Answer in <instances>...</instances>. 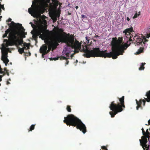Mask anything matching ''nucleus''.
I'll list each match as a JSON object with an SVG mask.
<instances>
[{"instance_id": "obj_46", "label": "nucleus", "mask_w": 150, "mask_h": 150, "mask_svg": "<svg viewBox=\"0 0 150 150\" xmlns=\"http://www.w3.org/2000/svg\"><path fill=\"white\" fill-rule=\"evenodd\" d=\"M50 60H54L53 58L51 57L50 58Z\"/></svg>"}, {"instance_id": "obj_42", "label": "nucleus", "mask_w": 150, "mask_h": 150, "mask_svg": "<svg viewBox=\"0 0 150 150\" xmlns=\"http://www.w3.org/2000/svg\"><path fill=\"white\" fill-rule=\"evenodd\" d=\"M69 61L67 60L66 61V63H65V65L68 64L69 63Z\"/></svg>"}, {"instance_id": "obj_57", "label": "nucleus", "mask_w": 150, "mask_h": 150, "mask_svg": "<svg viewBox=\"0 0 150 150\" xmlns=\"http://www.w3.org/2000/svg\"><path fill=\"white\" fill-rule=\"evenodd\" d=\"M0 1H2V0H0Z\"/></svg>"}, {"instance_id": "obj_20", "label": "nucleus", "mask_w": 150, "mask_h": 150, "mask_svg": "<svg viewBox=\"0 0 150 150\" xmlns=\"http://www.w3.org/2000/svg\"><path fill=\"white\" fill-rule=\"evenodd\" d=\"M35 125H32L30 128L28 130V131H32L33 130H34L35 128Z\"/></svg>"}, {"instance_id": "obj_55", "label": "nucleus", "mask_w": 150, "mask_h": 150, "mask_svg": "<svg viewBox=\"0 0 150 150\" xmlns=\"http://www.w3.org/2000/svg\"><path fill=\"white\" fill-rule=\"evenodd\" d=\"M8 81H11V79H8Z\"/></svg>"}, {"instance_id": "obj_17", "label": "nucleus", "mask_w": 150, "mask_h": 150, "mask_svg": "<svg viewBox=\"0 0 150 150\" xmlns=\"http://www.w3.org/2000/svg\"><path fill=\"white\" fill-rule=\"evenodd\" d=\"M48 49L47 50V53H48L52 49V46H51V44L50 43V41L48 42Z\"/></svg>"}, {"instance_id": "obj_11", "label": "nucleus", "mask_w": 150, "mask_h": 150, "mask_svg": "<svg viewBox=\"0 0 150 150\" xmlns=\"http://www.w3.org/2000/svg\"><path fill=\"white\" fill-rule=\"evenodd\" d=\"M47 45L45 44L43 45L40 48V52L41 53H42V55H45L47 54Z\"/></svg>"}, {"instance_id": "obj_3", "label": "nucleus", "mask_w": 150, "mask_h": 150, "mask_svg": "<svg viewBox=\"0 0 150 150\" xmlns=\"http://www.w3.org/2000/svg\"><path fill=\"white\" fill-rule=\"evenodd\" d=\"M79 42V46L76 48L71 47L72 48L74 49V53H78L80 51L81 52H83L85 53L83 54V56L87 58H90L91 57H104L103 55L104 52L103 51H100V48H95L93 49V50H90L89 48L87 46L85 45L84 46L82 45V48H81V42Z\"/></svg>"}, {"instance_id": "obj_48", "label": "nucleus", "mask_w": 150, "mask_h": 150, "mask_svg": "<svg viewBox=\"0 0 150 150\" xmlns=\"http://www.w3.org/2000/svg\"><path fill=\"white\" fill-rule=\"evenodd\" d=\"M81 16H82V18H84L85 16V15H82Z\"/></svg>"}, {"instance_id": "obj_9", "label": "nucleus", "mask_w": 150, "mask_h": 150, "mask_svg": "<svg viewBox=\"0 0 150 150\" xmlns=\"http://www.w3.org/2000/svg\"><path fill=\"white\" fill-rule=\"evenodd\" d=\"M11 18H9L8 20L6 21V22H11L10 23H8V25L11 28H15L17 29H18L23 32H24L25 29L22 26V25L21 24L18 23L16 24L13 21H11Z\"/></svg>"}, {"instance_id": "obj_45", "label": "nucleus", "mask_w": 150, "mask_h": 150, "mask_svg": "<svg viewBox=\"0 0 150 150\" xmlns=\"http://www.w3.org/2000/svg\"><path fill=\"white\" fill-rule=\"evenodd\" d=\"M126 19L128 21H129L130 20L129 18V17H127Z\"/></svg>"}, {"instance_id": "obj_22", "label": "nucleus", "mask_w": 150, "mask_h": 150, "mask_svg": "<svg viewBox=\"0 0 150 150\" xmlns=\"http://www.w3.org/2000/svg\"><path fill=\"white\" fill-rule=\"evenodd\" d=\"M69 46H68V47H66L63 52H62V55H65V52H67V49H68V47Z\"/></svg>"}, {"instance_id": "obj_31", "label": "nucleus", "mask_w": 150, "mask_h": 150, "mask_svg": "<svg viewBox=\"0 0 150 150\" xmlns=\"http://www.w3.org/2000/svg\"><path fill=\"white\" fill-rule=\"evenodd\" d=\"M4 72L3 71V69L1 68V66L0 65V73L3 74Z\"/></svg>"}, {"instance_id": "obj_18", "label": "nucleus", "mask_w": 150, "mask_h": 150, "mask_svg": "<svg viewBox=\"0 0 150 150\" xmlns=\"http://www.w3.org/2000/svg\"><path fill=\"white\" fill-rule=\"evenodd\" d=\"M150 133L148 131V129H147L146 131V132H145V136L146 137V138H149V137Z\"/></svg>"}, {"instance_id": "obj_25", "label": "nucleus", "mask_w": 150, "mask_h": 150, "mask_svg": "<svg viewBox=\"0 0 150 150\" xmlns=\"http://www.w3.org/2000/svg\"><path fill=\"white\" fill-rule=\"evenodd\" d=\"M70 52L69 51H68V49H67V52H65V55L67 57L66 58L67 59H68L67 58V57H69V54L70 53Z\"/></svg>"}, {"instance_id": "obj_35", "label": "nucleus", "mask_w": 150, "mask_h": 150, "mask_svg": "<svg viewBox=\"0 0 150 150\" xmlns=\"http://www.w3.org/2000/svg\"><path fill=\"white\" fill-rule=\"evenodd\" d=\"M10 32V30L9 29H7L6 31H5V33H7V34H8Z\"/></svg>"}, {"instance_id": "obj_39", "label": "nucleus", "mask_w": 150, "mask_h": 150, "mask_svg": "<svg viewBox=\"0 0 150 150\" xmlns=\"http://www.w3.org/2000/svg\"><path fill=\"white\" fill-rule=\"evenodd\" d=\"M5 73H6V74H7V75L8 76H9V72H8V71H6V72H5Z\"/></svg>"}, {"instance_id": "obj_23", "label": "nucleus", "mask_w": 150, "mask_h": 150, "mask_svg": "<svg viewBox=\"0 0 150 150\" xmlns=\"http://www.w3.org/2000/svg\"><path fill=\"white\" fill-rule=\"evenodd\" d=\"M139 14H137V12L136 11V13H135V14H134V16L133 17V18H136L137 17H138L140 15V12H139Z\"/></svg>"}, {"instance_id": "obj_56", "label": "nucleus", "mask_w": 150, "mask_h": 150, "mask_svg": "<svg viewBox=\"0 0 150 150\" xmlns=\"http://www.w3.org/2000/svg\"><path fill=\"white\" fill-rule=\"evenodd\" d=\"M23 38H25V35H24V36H23Z\"/></svg>"}, {"instance_id": "obj_40", "label": "nucleus", "mask_w": 150, "mask_h": 150, "mask_svg": "<svg viewBox=\"0 0 150 150\" xmlns=\"http://www.w3.org/2000/svg\"><path fill=\"white\" fill-rule=\"evenodd\" d=\"M143 100V105L144 106L145 105L146 102L144 100Z\"/></svg>"}, {"instance_id": "obj_33", "label": "nucleus", "mask_w": 150, "mask_h": 150, "mask_svg": "<svg viewBox=\"0 0 150 150\" xmlns=\"http://www.w3.org/2000/svg\"><path fill=\"white\" fill-rule=\"evenodd\" d=\"M142 131L143 135L144 136L145 135V131H144V129L143 128H142Z\"/></svg>"}, {"instance_id": "obj_4", "label": "nucleus", "mask_w": 150, "mask_h": 150, "mask_svg": "<svg viewBox=\"0 0 150 150\" xmlns=\"http://www.w3.org/2000/svg\"><path fill=\"white\" fill-rule=\"evenodd\" d=\"M64 123L69 126L76 127L83 133L85 134L86 132V127L85 125L79 118L73 114L68 115L67 117H64Z\"/></svg>"}, {"instance_id": "obj_49", "label": "nucleus", "mask_w": 150, "mask_h": 150, "mask_svg": "<svg viewBox=\"0 0 150 150\" xmlns=\"http://www.w3.org/2000/svg\"><path fill=\"white\" fill-rule=\"evenodd\" d=\"M79 8V7L78 6H76V7H75V8L76 9H77Z\"/></svg>"}, {"instance_id": "obj_5", "label": "nucleus", "mask_w": 150, "mask_h": 150, "mask_svg": "<svg viewBox=\"0 0 150 150\" xmlns=\"http://www.w3.org/2000/svg\"><path fill=\"white\" fill-rule=\"evenodd\" d=\"M120 103H117V104L115 103V101H113L111 103L109 106V108L112 111L109 112V114L111 117H114L118 113L120 112L123 110L122 108H125L124 105L125 97L122 96L121 98L118 97Z\"/></svg>"}, {"instance_id": "obj_26", "label": "nucleus", "mask_w": 150, "mask_h": 150, "mask_svg": "<svg viewBox=\"0 0 150 150\" xmlns=\"http://www.w3.org/2000/svg\"><path fill=\"white\" fill-rule=\"evenodd\" d=\"M67 111L69 112H71V106L70 105H67Z\"/></svg>"}, {"instance_id": "obj_16", "label": "nucleus", "mask_w": 150, "mask_h": 150, "mask_svg": "<svg viewBox=\"0 0 150 150\" xmlns=\"http://www.w3.org/2000/svg\"><path fill=\"white\" fill-rule=\"evenodd\" d=\"M144 49V47H140L139 49L136 52V53H135V54H139L143 52Z\"/></svg>"}, {"instance_id": "obj_53", "label": "nucleus", "mask_w": 150, "mask_h": 150, "mask_svg": "<svg viewBox=\"0 0 150 150\" xmlns=\"http://www.w3.org/2000/svg\"><path fill=\"white\" fill-rule=\"evenodd\" d=\"M30 24H32V25H32V27H33V26H32V25H33V24H32V23L31 22H30Z\"/></svg>"}, {"instance_id": "obj_30", "label": "nucleus", "mask_w": 150, "mask_h": 150, "mask_svg": "<svg viewBox=\"0 0 150 150\" xmlns=\"http://www.w3.org/2000/svg\"><path fill=\"white\" fill-rule=\"evenodd\" d=\"M25 55L27 56H30L31 55V54L30 52H25Z\"/></svg>"}, {"instance_id": "obj_38", "label": "nucleus", "mask_w": 150, "mask_h": 150, "mask_svg": "<svg viewBox=\"0 0 150 150\" xmlns=\"http://www.w3.org/2000/svg\"><path fill=\"white\" fill-rule=\"evenodd\" d=\"M8 34H7V33H5V34L3 35V38H4L6 37L7 36V35Z\"/></svg>"}, {"instance_id": "obj_8", "label": "nucleus", "mask_w": 150, "mask_h": 150, "mask_svg": "<svg viewBox=\"0 0 150 150\" xmlns=\"http://www.w3.org/2000/svg\"><path fill=\"white\" fill-rule=\"evenodd\" d=\"M133 32H134V31L132 27H131L129 28H127L123 31V33H125V37L127 39V40H128L127 41V43H129V41L132 42L133 39L134 40H136V42L137 45H142L143 41L142 40V37L141 38L140 36L137 35H135L134 36H133L131 33Z\"/></svg>"}, {"instance_id": "obj_58", "label": "nucleus", "mask_w": 150, "mask_h": 150, "mask_svg": "<svg viewBox=\"0 0 150 150\" xmlns=\"http://www.w3.org/2000/svg\"><path fill=\"white\" fill-rule=\"evenodd\" d=\"M76 62H78L77 60H76Z\"/></svg>"}, {"instance_id": "obj_59", "label": "nucleus", "mask_w": 150, "mask_h": 150, "mask_svg": "<svg viewBox=\"0 0 150 150\" xmlns=\"http://www.w3.org/2000/svg\"><path fill=\"white\" fill-rule=\"evenodd\" d=\"M149 129L150 130V128H149Z\"/></svg>"}, {"instance_id": "obj_29", "label": "nucleus", "mask_w": 150, "mask_h": 150, "mask_svg": "<svg viewBox=\"0 0 150 150\" xmlns=\"http://www.w3.org/2000/svg\"><path fill=\"white\" fill-rule=\"evenodd\" d=\"M52 1L53 2L57 4V5L59 3V1L58 0H52Z\"/></svg>"}, {"instance_id": "obj_10", "label": "nucleus", "mask_w": 150, "mask_h": 150, "mask_svg": "<svg viewBox=\"0 0 150 150\" xmlns=\"http://www.w3.org/2000/svg\"><path fill=\"white\" fill-rule=\"evenodd\" d=\"M2 55L1 56V59L3 62L5 64V65L6 66L7 64L9 62V60L7 59V52L4 49V50H2Z\"/></svg>"}, {"instance_id": "obj_1", "label": "nucleus", "mask_w": 150, "mask_h": 150, "mask_svg": "<svg viewBox=\"0 0 150 150\" xmlns=\"http://www.w3.org/2000/svg\"><path fill=\"white\" fill-rule=\"evenodd\" d=\"M57 32H53L47 30V28H45L43 25L38 27L37 29L34 31L33 35L39 36V38L42 40L47 39L49 35H52L51 41H50L52 49L51 50L53 51L59 45L60 42L65 43L69 47L76 48L79 46L78 41L75 40L74 35L69 33H64V34L61 36L59 33H62L64 30L62 28H58Z\"/></svg>"}, {"instance_id": "obj_41", "label": "nucleus", "mask_w": 150, "mask_h": 150, "mask_svg": "<svg viewBox=\"0 0 150 150\" xmlns=\"http://www.w3.org/2000/svg\"><path fill=\"white\" fill-rule=\"evenodd\" d=\"M2 76L0 75V82L2 80ZM1 86V84L0 83V86Z\"/></svg>"}, {"instance_id": "obj_60", "label": "nucleus", "mask_w": 150, "mask_h": 150, "mask_svg": "<svg viewBox=\"0 0 150 150\" xmlns=\"http://www.w3.org/2000/svg\"><path fill=\"white\" fill-rule=\"evenodd\" d=\"M100 150H101L100 149Z\"/></svg>"}, {"instance_id": "obj_54", "label": "nucleus", "mask_w": 150, "mask_h": 150, "mask_svg": "<svg viewBox=\"0 0 150 150\" xmlns=\"http://www.w3.org/2000/svg\"><path fill=\"white\" fill-rule=\"evenodd\" d=\"M98 37V35H96V37Z\"/></svg>"}, {"instance_id": "obj_47", "label": "nucleus", "mask_w": 150, "mask_h": 150, "mask_svg": "<svg viewBox=\"0 0 150 150\" xmlns=\"http://www.w3.org/2000/svg\"><path fill=\"white\" fill-rule=\"evenodd\" d=\"M86 40H87L88 42L89 41V40L88 39V38L87 37H86Z\"/></svg>"}, {"instance_id": "obj_7", "label": "nucleus", "mask_w": 150, "mask_h": 150, "mask_svg": "<svg viewBox=\"0 0 150 150\" xmlns=\"http://www.w3.org/2000/svg\"><path fill=\"white\" fill-rule=\"evenodd\" d=\"M9 40L8 41L7 39H4V41L7 42V45L6 47L8 45H22L23 42L22 38H19L18 32L15 30H13L10 32L9 34Z\"/></svg>"}, {"instance_id": "obj_27", "label": "nucleus", "mask_w": 150, "mask_h": 150, "mask_svg": "<svg viewBox=\"0 0 150 150\" xmlns=\"http://www.w3.org/2000/svg\"><path fill=\"white\" fill-rule=\"evenodd\" d=\"M25 45L26 46V49H28L30 48V45L29 44L25 42Z\"/></svg>"}, {"instance_id": "obj_34", "label": "nucleus", "mask_w": 150, "mask_h": 150, "mask_svg": "<svg viewBox=\"0 0 150 150\" xmlns=\"http://www.w3.org/2000/svg\"><path fill=\"white\" fill-rule=\"evenodd\" d=\"M10 32V30L9 29H7L6 31H5V33H7V34H8Z\"/></svg>"}, {"instance_id": "obj_6", "label": "nucleus", "mask_w": 150, "mask_h": 150, "mask_svg": "<svg viewBox=\"0 0 150 150\" xmlns=\"http://www.w3.org/2000/svg\"><path fill=\"white\" fill-rule=\"evenodd\" d=\"M33 1L31 6L32 8H30L28 9V12L31 15L34 17H36L39 13L40 6L39 4L41 6H45L48 3H49L50 0H35Z\"/></svg>"}, {"instance_id": "obj_44", "label": "nucleus", "mask_w": 150, "mask_h": 150, "mask_svg": "<svg viewBox=\"0 0 150 150\" xmlns=\"http://www.w3.org/2000/svg\"><path fill=\"white\" fill-rule=\"evenodd\" d=\"M10 84V83L8 81H7L6 82L7 85H8Z\"/></svg>"}, {"instance_id": "obj_37", "label": "nucleus", "mask_w": 150, "mask_h": 150, "mask_svg": "<svg viewBox=\"0 0 150 150\" xmlns=\"http://www.w3.org/2000/svg\"><path fill=\"white\" fill-rule=\"evenodd\" d=\"M144 147H145L146 148H147L148 149H149V146H147V145L146 144H144ZM144 148V150H145V148Z\"/></svg>"}, {"instance_id": "obj_15", "label": "nucleus", "mask_w": 150, "mask_h": 150, "mask_svg": "<svg viewBox=\"0 0 150 150\" xmlns=\"http://www.w3.org/2000/svg\"><path fill=\"white\" fill-rule=\"evenodd\" d=\"M146 96L147 98H146L145 99L147 102H149L150 101V91L147 93Z\"/></svg>"}, {"instance_id": "obj_32", "label": "nucleus", "mask_w": 150, "mask_h": 150, "mask_svg": "<svg viewBox=\"0 0 150 150\" xmlns=\"http://www.w3.org/2000/svg\"><path fill=\"white\" fill-rule=\"evenodd\" d=\"M23 47L22 48H23V50H24L25 49V50H27L26 49V46H25V42L24 43H23ZM23 44V43L22 44Z\"/></svg>"}, {"instance_id": "obj_51", "label": "nucleus", "mask_w": 150, "mask_h": 150, "mask_svg": "<svg viewBox=\"0 0 150 150\" xmlns=\"http://www.w3.org/2000/svg\"><path fill=\"white\" fill-rule=\"evenodd\" d=\"M2 18V16H0V21L1 20V18Z\"/></svg>"}, {"instance_id": "obj_14", "label": "nucleus", "mask_w": 150, "mask_h": 150, "mask_svg": "<svg viewBox=\"0 0 150 150\" xmlns=\"http://www.w3.org/2000/svg\"><path fill=\"white\" fill-rule=\"evenodd\" d=\"M59 58H60V60H62L63 59L67 60V59L65 57L62 56H60L59 57H57L53 58V59L54 60H57Z\"/></svg>"}, {"instance_id": "obj_13", "label": "nucleus", "mask_w": 150, "mask_h": 150, "mask_svg": "<svg viewBox=\"0 0 150 150\" xmlns=\"http://www.w3.org/2000/svg\"><path fill=\"white\" fill-rule=\"evenodd\" d=\"M136 103L137 106L136 107V109L137 110H138L139 108H140L142 109V107L141 106V105L143 102V100L141 99L139 101H138L137 100H136Z\"/></svg>"}, {"instance_id": "obj_36", "label": "nucleus", "mask_w": 150, "mask_h": 150, "mask_svg": "<svg viewBox=\"0 0 150 150\" xmlns=\"http://www.w3.org/2000/svg\"><path fill=\"white\" fill-rule=\"evenodd\" d=\"M101 148L102 149H105L106 150V149H107L106 147L105 146H102Z\"/></svg>"}, {"instance_id": "obj_50", "label": "nucleus", "mask_w": 150, "mask_h": 150, "mask_svg": "<svg viewBox=\"0 0 150 150\" xmlns=\"http://www.w3.org/2000/svg\"><path fill=\"white\" fill-rule=\"evenodd\" d=\"M148 123H149V124L150 125V120H149L148 121Z\"/></svg>"}, {"instance_id": "obj_12", "label": "nucleus", "mask_w": 150, "mask_h": 150, "mask_svg": "<svg viewBox=\"0 0 150 150\" xmlns=\"http://www.w3.org/2000/svg\"><path fill=\"white\" fill-rule=\"evenodd\" d=\"M141 138V139H139L140 145L142 146L144 149V145L146 144L147 142V139L146 138H145V136H142Z\"/></svg>"}, {"instance_id": "obj_24", "label": "nucleus", "mask_w": 150, "mask_h": 150, "mask_svg": "<svg viewBox=\"0 0 150 150\" xmlns=\"http://www.w3.org/2000/svg\"><path fill=\"white\" fill-rule=\"evenodd\" d=\"M142 40L143 41V44H144L145 43V42H146L148 41V40H147L144 36V37H142Z\"/></svg>"}, {"instance_id": "obj_52", "label": "nucleus", "mask_w": 150, "mask_h": 150, "mask_svg": "<svg viewBox=\"0 0 150 150\" xmlns=\"http://www.w3.org/2000/svg\"><path fill=\"white\" fill-rule=\"evenodd\" d=\"M42 57L43 58L44 57V56L45 55H42Z\"/></svg>"}, {"instance_id": "obj_28", "label": "nucleus", "mask_w": 150, "mask_h": 150, "mask_svg": "<svg viewBox=\"0 0 150 150\" xmlns=\"http://www.w3.org/2000/svg\"><path fill=\"white\" fill-rule=\"evenodd\" d=\"M0 9H2L4 11L5 10V8L4 7V5H1V3L0 2Z\"/></svg>"}, {"instance_id": "obj_2", "label": "nucleus", "mask_w": 150, "mask_h": 150, "mask_svg": "<svg viewBox=\"0 0 150 150\" xmlns=\"http://www.w3.org/2000/svg\"><path fill=\"white\" fill-rule=\"evenodd\" d=\"M122 37H119L118 39L116 37L112 38L111 42L112 46V51L109 53L106 52L107 50L103 51L104 52V57H112V59H115L117 58L119 55L123 54L124 53V50H126L127 48L130 45L131 43L123 44Z\"/></svg>"}, {"instance_id": "obj_21", "label": "nucleus", "mask_w": 150, "mask_h": 150, "mask_svg": "<svg viewBox=\"0 0 150 150\" xmlns=\"http://www.w3.org/2000/svg\"><path fill=\"white\" fill-rule=\"evenodd\" d=\"M18 51L19 53L21 54H22L23 53H25L23 48H19L18 49Z\"/></svg>"}, {"instance_id": "obj_19", "label": "nucleus", "mask_w": 150, "mask_h": 150, "mask_svg": "<svg viewBox=\"0 0 150 150\" xmlns=\"http://www.w3.org/2000/svg\"><path fill=\"white\" fill-rule=\"evenodd\" d=\"M145 64V63H142L141 66L139 68V70H143L144 69V66Z\"/></svg>"}, {"instance_id": "obj_43", "label": "nucleus", "mask_w": 150, "mask_h": 150, "mask_svg": "<svg viewBox=\"0 0 150 150\" xmlns=\"http://www.w3.org/2000/svg\"><path fill=\"white\" fill-rule=\"evenodd\" d=\"M4 71L5 72L6 71H8V70H7V69H6V68H4Z\"/></svg>"}]
</instances>
